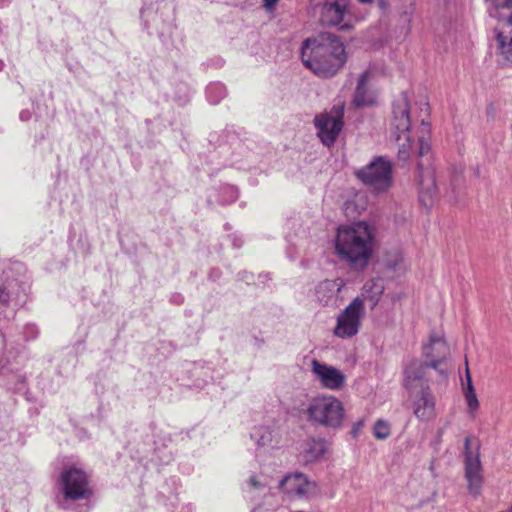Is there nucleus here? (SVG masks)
Masks as SVG:
<instances>
[{"label":"nucleus","mask_w":512,"mask_h":512,"mask_svg":"<svg viewBox=\"0 0 512 512\" xmlns=\"http://www.w3.org/2000/svg\"><path fill=\"white\" fill-rule=\"evenodd\" d=\"M300 54L304 66L322 78L336 75L347 61L343 42L331 33L304 40Z\"/></svg>","instance_id":"obj_1"},{"label":"nucleus","mask_w":512,"mask_h":512,"mask_svg":"<svg viewBox=\"0 0 512 512\" xmlns=\"http://www.w3.org/2000/svg\"><path fill=\"white\" fill-rule=\"evenodd\" d=\"M375 247V230L365 221L340 226L335 237V251L350 268L362 271L372 257Z\"/></svg>","instance_id":"obj_2"},{"label":"nucleus","mask_w":512,"mask_h":512,"mask_svg":"<svg viewBox=\"0 0 512 512\" xmlns=\"http://www.w3.org/2000/svg\"><path fill=\"white\" fill-rule=\"evenodd\" d=\"M491 16L498 20L497 61L502 66H512V0H494Z\"/></svg>","instance_id":"obj_3"},{"label":"nucleus","mask_w":512,"mask_h":512,"mask_svg":"<svg viewBox=\"0 0 512 512\" xmlns=\"http://www.w3.org/2000/svg\"><path fill=\"white\" fill-rule=\"evenodd\" d=\"M299 414L307 421L329 428H339L344 419V408L334 396H318L299 409Z\"/></svg>","instance_id":"obj_4"},{"label":"nucleus","mask_w":512,"mask_h":512,"mask_svg":"<svg viewBox=\"0 0 512 512\" xmlns=\"http://www.w3.org/2000/svg\"><path fill=\"white\" fill-rule=\"evenodd\" d=\"M410 105L408 95L402 92L393 102L390 131L398 145V157L405 161L410 157Z\"/></svg>","instance_id":"obj_5"},{"label":"nucleus","mask_w":512,"mask_h":512,"mask_svg":"<svg viewBox=\"0 0 512 512\" xmlns=\"http://www.w3.org/2000/svg\"><path fill=\"white\" fill-rule=\"evenodd\" d=\"M356 175L376 193L385 192L392 185V163L386 157L378 156L358 170Z\"/></svg>","instance_id":"obj_6"},{"label":"nucleus","mask_w":512,"mask_h":512,"mask_svg":"<svg viewBox=\"0 0 512 512\" xmlns=\"http://www.w3.org/2000/svg\"><path fill=\"white\" fill-rule=\"evenodd\" d=\"M344 104L334 105L330 112L320 113L314 118L317 136L323 145L332 146L343 127Z\"/></svg>","instance_id":"obj_7"},{"label":"nucleus","mask_w":512,"mask_h":512,"mask_svg":"<svg viewBox=\"0 0 512 512\" xmlns=\"http://www.w3.org/2000/svg\"><path fill=\"white\" fill-rule=\"evenodd\" d=\"M365 308L363 299L356 297L337 317L334 334L339 338H351L360 329Z\"/></svg>","instance_id":"obj_8"},{"label":"nucleus","mask_w":512,"mask_h":512,"mask_svg":"<svg viewBox=\"0 0 512 512\" xmlns=\"http://www.w3.org/2000/svg\"><path fill=\"white\" fill-rule=\"evenodd\" d=\"M61 486L67 499H84L90 494L86 474L75 467H71L62 473Z\"/></svg>","instance_id":"obj_9"},{"label":"nucleus","mask_w":512,"mask_h":512,"mask_svg":"<svg viewBox=\"0 0 512 512\" xmlns=\"http://www.w3.org/2000/svg\"><path fill=\"white\" fill-rule=\"evenodd\" d=\"M450 354V347L443 336L438 333H431L429 342L423 345L422 355L426 363L440 374L444 373L441 365Z\"/></svg>","instance_id":"obj_10"},{"label":"nucleus","mask_w":512,"mask_h":512,"mask_svg":"<svg viewBox=\"0 0 512 512\" xmlns=\"http://www.w3.org/2000/svg\"><path fill=\"white\" fill-rule=\"evenodd\" d=\"M431 368L428 363L420 362L417 359H412L406 364L404 368L403 386L408 391L410 396L418 391L426 390L429 387V381L426 376L427 369Z\"/></svg>","instance_id":"obj_11"},{"label":"nucleus","mask_w":512,"mask_h":512,"mask_svg":"<svg viewBox=\"0 0 512 512\" xmlns=\"http://www.w3.org/2000/svg\"><path fill=\"white\" fill-rule=\"evenodd\" d=\"M311 365L312 372L316 375L324 388L339 390L343 387L345 383V376L340 370L317 360H313Z\"/></svg>","instance_id":"obj_12"},{"label":"nucleus","mask_w":512,"mask_h":512,"mask_svg":"<svg viewBox=\"0 0 512 512\" xmlns=\"http://www.w3.org/2000/svg\"><path fill=\"white\" fill-rule=\"evenodd\" d=\"M464 477L467 481V488L471 495L478 497L481 494L484 482L483 468L480 458L468 457L464 461Z\"/></svg>","instance_id":"obj_13"},{"label":"nucleus","mask_w":512,"mask_h":512,"mask_svg":"<svg viewBox=\"0 0 512 512\" xmlns=\"http://www.w3.org/2000/svg\"><path fill=\"white\" fill-rule=\"evenodd\" d=\"M351 0H325L322 12L321 21L327 26H338L348 13V8Z\"/></svg>","instance_id":"obj_14"},{"label":"nucleus","mask_w":512,"mask_h":512,"mask_svg":"<svg viewBox=\"0 0 512 512\" xmlns=\"http://www.w3.org/2000/svg\"><path fill=\"white\" fill-rule=\"evenodd\" d=\"M343 286L344 281L341 278L321 281L315 287L317 301L324 306H336Z\"/></svg>","instance_id":"obj_15"},{"label":"nucleus","mask_w":512,"mask_h":512,"mask_svg":"<svg viewBox=\"0 0 512 512\" xmlns=\"http://www.w3.org/2000/svg\"><path fill=\"white\" fill-rule=\"evenodd\" d=\"M419 169V197L424 205H429L436 195L437 187L435 181V172L433 168L424 167L423 161L418 163Z\"/></svg>","instance_id":"obj_16"},{"label":"nucleus","mask_w":512,"mask_h":512,"mask_svg":"<svg viewBox=\"0 0 512 512\" xmlns=\"http://www.w3.org/2000/svg\"><path fill=\"white\" fill-rule=\"evenodd\" d=\"M280 486L287 493H295L298 496H309L316 492L315 482H311L303 474L297 473L286 476L280 482Z\"/></svg>","instance_id":"obj_17"},{"label":"nucleus","mask_w":512,"mask_h":512,"mask_svg":"<svg viewBox=\"0 0 512 512\" xmlns=\"http://www.w3.org/2000/svg\"><path fill=\"white\" fill-rule=\"evenodd\" d=\"M413 410L415 416L420 420H428L433 417L435 411V401L430 388L418 391L413 396Z\"/></svg>","instance_id":"obj_18"},{"label":"nucleus","mask_w":512,"mask_h":512,"mask_svg":"<svg viewBox=\"0 0 512 512\" xmlns=\"http://www.w3.org/2000/svg\"><path fill=\"white\" fill-rule=\"evenodd\" d=\"M370 79L371 72L369 70H366L360 75L353 97V103L355 106H368L374 102L373 93L368 87Z\"/></svg>","instance_id":"obj_19"},{"label":"nucleus","mask_w":512,"mask_h":512,"mask_svg":"<svg viewBox=\"0 0 512 512\" xmlns=\"http://www.w3.org/2000/svg\"><path fill=\"white\" fill-rule=\"evenodd\" d=\"M327 451V444L322 439H311L304 444L301 452L305 463L318 461Z\"/></svg>","instance_id":"obj_20"},{"label":"nucleus","mask_w":512,"mask_h":512,"mask_svg":"<svg viewBox=\"0 0 512 512\" xmlns=\"http://www.w3.org/2000/svg\"><path fill=\"white\" fill-rule=\"evenodd\" d=\"M384 292V285L381 279H372L363 286V297L372 302L374 307Z\"/></svg>","instance_id":"obj_21"},{"label":"nucleus","mask_w":512,"mask_h":512,"mask_svg":"<svg viewBox=\"0 0 512 512\" xmlns=\"http://www.w3.org/2000/svg\"><path fill=\"white\" fill-rule=\"evenodd\" d=\"M395 9L405 22L410 23L416 10V2L415 0H396Z\"/></svg>","instance_id":"obj_22"},{"label":"nucleus","mask_w":512,"mask_h":512,"mask_svg":"<svg viewBox=\"0 0 512 512\" xmlns=\"http://www.w3.org/2000/svg\"><path fill=\"white\" fill-rule=\"evenodd\" d=\"M251 438L256 441L258 446H267L273 439L272 430L266 426L258 427L251 433Z\"/></svg>","instance_id":"obj_23"},{"label":"nucleus","mask_w":512,"mask_h":512,"mask_svg":"<svg viewBox=\"0 0 512 512\" xmlns=\"http://www.w3.org/2000/svg\"><path fill=\"white\" fill-rule=\"evenodd\" d=\"M480 458V444L477 439L472 436H467L464 440V461L468 457Z\"/></svg>","instance_id":"obj_24"},{"label":"nucleus","mask_w":512,"mask_h":512,"mask_svg":"<svg viewBox=\"0 0 512 512\" xmlns=\"http://www.w3.org/2000/svg\"><path fill=\"white\" fill-rule=\"evenodd\" d=\"M390 426L384 420H377L374 424L373 434L377 439H386L390 435Z\"/></svg>","instance_id":"obj_25"},{"label":"nucleus","mask_w":512,"mask_h":512,"mask_svg":"<svg viewBox=\"0 0 512 512\" xmlns=\"http://www.w3.org/2000/svg\"><path fill=\"white\" fill-rule=\"evenodd\" d=\"M422 125H423V130L422 132H428V128H427V124L422 121ZM430 143L429 141L425 138L424 134L422 136L419 137V150H418V155L419 157H424L426 156L429 151H430Z\"/></svg>","instance_id":"obj_26"},{"label":"nucleus","mask_w":512,"mask_h":512,"mask_svg":"<svg viewBox=\"0 0 512 512\" xmlns=\"http://www.w3.org/2000/svg\"><path fill=\"white\" fill-rule=\"evenodd\" d=\"M14 287L0 286V302L10 304L14 300Z\"/></svg>","instance_id":"obj_27"},{"label":"nucleus","mask_w":512,"mask_h":512,"mask_svg":"<svg viewBox=\"0 0 512 512\" xmlns=\"http://www.w3.org/2000/svg\"><path fill=\"white\" fill-rule=\"evenodd\" d=\"M465 399L467 402V405L471 411H474L478 408L479 402L475 393L474 389H471L469 391L464 392Z\"/></svg>","instance_id":"obj_28"},{"label":"nucleus","mask_w":512,"mask_h":512,"mask_svg":"<svg viewBox=\"0 0 512 512\" xmlns=\"http://www.w3.org/2000/svg\"><path fill=\"white\" fill-rule=\"evenodd\" d=\"M248 484L252 489H255V490H262L265 487V485L263 483L258 481L256 476H250L249 480H248Z\"/></svg>","instance_id":"obj_29"},{"label":"nucleus","mask_w":512,"mask_h":512,"mask_svg":"<svg viewBox=\"0 0 512 512\" xmlns=\"http://www.w3.org/2000/svg\"><path fill=\"white\" fill-rule=\"evenodd\" d=\"M466 382H467V384H466V386H465V387H464V389H463V390H464V392H465V391H469V390H470V388H471V389H474L473 384H472V379H471V376H470V372H469V369H468V364H467V363H466Z\"/></svg>","instance_id":"obj_30"},{"label":"nucleus","mask_w":512,"mask_h":512,"mask_svg":"<svg viewBox=\"0 0 512 512\" xmlns=\"http://www.w3.org/2000/svg\"><path fill=\"white\" fill-rule=\"evenodd\" d=\"M279 0H264V5L267 8H272Z\"/></svg>","instance_id":"obj_31"},{"label":"nucleus","mask_w":512,"mask_h":512,"mask_svg":"<svg viewBox=\"0 0 512 512\" xmlns=\"http://www.w3.org/2000/svg\"><path fill=\"white\" fill-rule=\"evenodd\" d=\"M358 2H360L361 4H371L373 2V0H357Z\"/></svg>","instance_id":"obj_32"},{"label":"nucleus","mask_w":512,"mask_h":512,"mask_svg":"<svg viewBox=\"0 0 512 512\" xmlns=\"http://www.w3.org/2000/svg\"><path fill=\"white\" fill-rule=\"evenodd\" d=\"M20 117L23 119L24 117H26V114L21 113V114H20Z\"/></svg>","instance_id":"obj_33"},{"label":"nucleus","mask_w":512,"mask_h":512,"mask_svg":"<svg viewBox=\"0 0 512 512\" xmlns=\"http://www.w3.org/2000/svg\"><path fill=\"white\" fill-rule=\"evenodd\" d=\"M20 117L23 119L24 117H26V114L21 113V114H20Z\"/></svg>","instance_id":"obj_34"},{"label":"nucleus","mask_w":512,"mask_h":512,"mask_svg":"<svg viewBox=\"0 0 512 512\" xmlns=\"http://www.w3.org/2000/svg\"><path fill=\"white\" fill-rule=\"evenodd\" d=\"M381 5H385V0H381Z\"/></svg>","instance_id":"obj_35"}]
</instances>
